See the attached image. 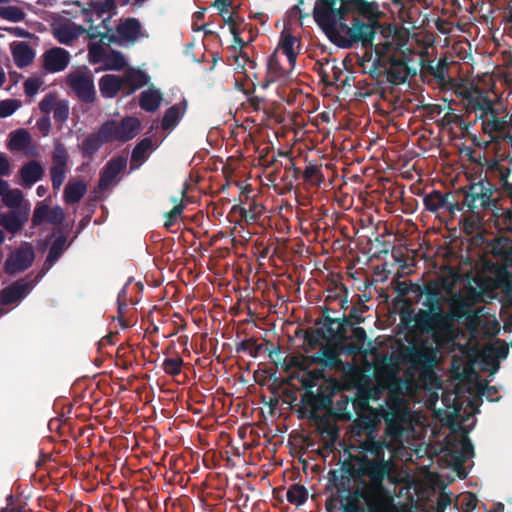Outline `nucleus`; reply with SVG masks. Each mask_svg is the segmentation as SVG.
Wrapping results in <instances>:
<instances>
[{
    "instance_id": "6",
    "label": "nucleus",
    "mask_w": 512,
    "mask_h": 512,
    "mask_svg": "<svg viewBox=\"0 0 512 512\" xmlns=\"http://www.w3.org/2000/svg\"><path fill=\"white\" fill-rule=\"evenodd\" d=\"M394 469V463L391 459L370 458L368 455H362L358 458V470L362 476L370 480L371 488H377L383 493H389L384 485V481L391 475Z\"/></svg>"
},
{
    "instance_id": "24",
    "label": "nucleus",
    "mask_w": 512,
    "mask_h": 512,
    "mask_svg": "<svg viewBox=\"0 0 512 512\" xmlns=\"http://www.w3.org/2000/svg\"><path fill=\"white\" fill-rule=\"evenodd\" d=\"M116 32L121 39L134 42L142 36V25L137 18H126L121 20L116 27Z\"/></svg>"
},
{
    "instance_id": "41",
    "label": "nucleus",
    "mask_w": 512,
    "mask_h": 512,
    "mask_svg": "<svg viewBox=\"0 0 512 512\" xmlns=\"http://www.w3.org/2000/svg\"><path fill=\"white\" fill-rule=\"evenodd\" d=\"M286 498L290 504L300 506L306 502L308 498V492L303 485L293 484L288 489Z\"/></svg>"
},
{
    "instance_id": "16",
    "label": "nucleus",
    "mask_w": 512,
    "mask_h": 512,
    "mask_svg": "<svg viewBox=\"0 0 512 512\" xmlns=\"http://www.w3.org/2000/svg\"><path fill=\"white\" fill-rule=\"evenodd\" d=\"M310 358L312 363L320 364L323 368L335 371L344 370V362L340 358V350L335 344L326 343L321 345L319 351Z\"/></svg>"
},
{
    "instance_id": "59",
    "label": "nucleus",
    "mask_w": 512,
    "mask_h": 512,
    "mask_svg": "<svg viewBox=\"0 0 512 512\" xmlns=\"http://www.w3.org/2000/svg\"><path fill=\"white\" fill-rule=\"evenodd\" d=\"M69 116V105L65 100L58 101L54 110L53 117L55 121L63 123L68 119Z\"/></svg>"
},
{
    "instance_id": "2",
    "label": "nucleus",
    "mask_w": 512,
    "mask_h": 512,
    "mask_svg": "<svg viewBox=\"0 0 512 512\" xmlns=\"http://www.w3.org/2000/svg\"><path fill=\"white\" fill-rule=\"evenodd\" d=\"M401 323L413 333L430 335L436 346H442L450 340L452 332V317L448 312L419 309L417 312L410 310L400 314Z\"/></svg>"
},
{
    "instance_id": "52",
    "label": "nucleus",
    "mask_w": 512,
    "mask_h": 512,
    "mask_svg": "<svg viewBox=\"0 0 512 512\" xmlns=\"http://www.w3.org/2000/svg\"><path fill=\"white\" fill-rule=\"evenodd\" d=\"M341 512H366L362 505V501L352 496L350 493L345 497L344 502L341 504Z\"/></svg>"
},
{
    "instance_id": "21",
    "label": "nucleus",
    "mask_w": 512,
    "mask_h": 512,
    "mask_svg": "<svg viewBox=\"0 0 512 512\" xmlns=\"http://www.w3.org/2000/svg\"><path fill=\"white\" fill-rule=\"evenodd\" d=\"M478 119L481 120L483 133L489 135L491 139H494L497 134L503 133L508 126L506 117H500L497 109Z\"/></svg>"
},
{
    "instance_id": "8",
    "label": "nucleus",
    "mask_w": 512,
    "mask_h": 512,
    "mask_svg": "<svg viewBox=\"0 0 512 512\" xmlns=\"http://www.w3.org/2000/svg\"><path fill=\"white\" fill-rule=\"evenodd\" d=\"M352 496L366 504L367 512H393L394 499L390 493H383L377 488L372 489L371 484L364 482L350 492Z\"/></svg>"
},
{
    "instance_id": "62",
    "label": "nucleus",
    "mask_w": 512,
    "mask_h": 512,
    "mask_svg": "<svg viewBox=\"0 0 512 512\" xmlns=\"http://www.w3.org/2000/svg\"><path fill=\"white\" fill-rule=\"evenodd\" d=\"M259 212V206L256 204H250L249 208H240V216L247 222L256 221Z\"/></svg>"
},
{
    "instance_id": "38",
    "label": "nucleus",
    "mask_w": 512,
    "mask_h": 512,
    "mask_svg": "<svg viewBox=\"0 0 512 512\" xmlns=\"http://www.w3.org/2000/svg\"><path fill=\"white\" fill-rule=\"evenodd\" d=\"M106 70L120 71L122 70L127 62L124 55L118 50H110L103 62Z\"/></svg>"
},
{
    "instance_id": "30",
    "label": "nucleus",
    "mask_w": 512,
    "mask_h": 512,
    "mask_svg": "<svg viewBox=\"0 0 512 512\" xmlns=\"http://www.w3.org/2000/svg\"><path fill=\"white\" fill-rule=\"evenodd\" d=\"M87 192V185L82 180H69L63 192V199L66 204H76L80 202Z\"/></svg>"
},
{
    "instance_id": "48",
    "label": "nucleus",
    "mask_w": 512,
    "mask_h": 512,
    "mask_svg": "<svg viewBox=\"0 0 512 512\" xmlns=\"http://www.w3.org/2000/svg\"><path fill=\"white\" fill-rule=\"evenodd\" d=\"M449 68V63L447 59L444 57L440 59L436 64L431 61L427 66V71L429 74L435 77L438 81H444L445 76L447 74Z\"/></svg>"
},
{
    "instance_id": "34",
    "label": "nucleus",
    "mask_w": 512,
    "mask_h": 512,
    "mask_svg": "<svg viewBox=\"0 0 512 512\" xmlns=\"http://www.w3.org/2000/svg\"><path fill=\"white\" fill-rule=\"evenodd\" d=\"M162 99L159 90L149 88L140 94L139 106L146 112H155L160 107Z\"/></svg>"
},
{
    "instance_id": "49",
    "label": "nucleus",
    "mask_w": 512,
    "mask_h": 512,
    "mask_svg": "<svg viewBox=\"0 0 512 512\" xmlns=\"http://www.w3.org/2000/svg\"><path fill=\"white\" fill-rule=\"evenodd\" d=\"M107 53L103 41L89 43L88 45V56L91 63H103Z\"/></svg>"
},
{
    "instance_id": "63",
    "label": "nucleus",
    "mask_w": 512,
    "mask_h": 512,
    "mask_svg": "<svg viewBox=\"0 0 512 512\" xmlns=\"http://www.w3.org/2000/svg\"><path fill=\"white\" fill-rule=\"evenodd\" d=\"M65 219L64 210L60 206L50 208V214L48 215L47 223L52 225H60Z\"/></svg>"
},
{
    "instance_id": "1",
    "label": "nucleus",
    "mask_w": 512,
    "mask_h": 512,
    "mask_svg": "<svg viewBox=\"0 0 512 512\" xmlns=\"http://www.w3.org/2000/svg\"><path fill=\"white\" fill-rule=\"evenodd\" d=\"M378 7L367 0H316L313 18L338 47L352 48L360 43L372 47L379 27Z\"/></svg>"
},
{
    "instance_id": "3",
    "label": "nucleus",
    "mask_w": 512,
    "mask_h": 512,
    "mask_svg": "<svg viewBox=\"0 0 512 512\" xmlns=\"http://www.w3.org/2000/svg\"><path fill=\"white\" fill-rule=\"evenodd\" d=\"M437 346L427 339L414 338L408 345L401 344L397 350V360L410 370L419 372L422 378L433 374L437 364Z\"/></svg>"
},
{
    "instance_id": "15",
    "label": "nucleus",
    "mask_w": 512,
    "mask_h": 512,
    "mask_svg": "<svg viewBox=\"0 0 512 512\" xmlns=\"http://www.w3.org/2000/svg\"><path fill=\"white\" fill-rule=\"evenodd\" d=\"M301 401L311 407L310 418L316 419L318 411L329 409L332 406V391L328 386H319L316 391L310 387L301 395Z\"/></svg>"
},
{
    "instance_id": "17",
    "label": "nucleus",
    "mask_w": 512,
    "mask_h": 512,
    "mask_svg": "<svg viewBox=\"0 0 512 512\" xmlns=\"http://www.w3.org/2000/svg\"><path fill=\"white\" fill-rule=\"evenodd\" d=\"M35 258L31 246L20 247L16 249L5 261L4 270L8 275L27 270Z\"/></svg>"
},
{
    "instance_id": "56",
    "label": "nucleus",
    "mask_w": 512,
    "mask_h": 512,
    "mask_svg": "<svg viewBox=\"0 0 512 512\" xmlns=\"http://www.w3.org/2000/svg\"><path fill=\"white\" fill-rule=\"evenodd\" d=\"M445 300V298L437 296H424L422 305L425 307V310L446 312L443 305Z\"/></svg>"
},
{
    "instance_id": "45",
    "label": "nucleus",
    "mask_w": 512,
    "mask_h": 512,
    "mask_svg": "<svg viewBox=\"0 0 512 512\" xmlns=\"http://www.w3.org/2000/svg\"><path fill=\"white\" fill-rule=\"evenodd\" d=\"M450 316L453 319L468 317L470 314V305L464 298H455L450 304Z\"/></svg>"
},
{
    "instance_id": "7",
    "label": "nucleus",
    "mask_w": 512,
    "mask_h": 512,
    "mask_svg": "<svg viewBox=\"0 0 512 512\" xmlns=\"http://www.w3.org/2000/svg\"><path fill=\"white\" fill-rule=\"evenodd\" d=\"M141 123L138 118L127 116L120 122L108 120L100 126V133L108 143H125L133 139L140 130Z\"/></svg>"
},
{
    "instance_id": "58",
    "label": "nucleus",
    "mask_w": 512,
    "mask_h": 512,
    "mask_svg": "<svg viewBox=\"0 0 512 512\" xmlns=\"http://www.w3.org/2000/svg\"><path fill=\"white\" fill-rule=\"evenodd\" d=\"M360 66H362L363 70L366 72V67L364 65V61L360 63ZM387 69L385 66L381 65L380 60L376 58L372 65L367 70V73L371 76V78L375 80H379L384 74L386 73Z\"/></svg>"
},
{
    "instance_id": "51",
    "label": "nucleus",
    "mask_w": 512,
    "mask_h": 512,
    "mask_svg": "<svg viewBox=\"0 0 512 512\" xmlns=\"http://www.w3.org/2000/svg\"><path fill=\"white\" fill-rule=\"evenodd\" d=\"M184 362L179 356L175 358H166L162 363L163 371L170 376H177L181 373Z\"/></svg>"
},
{
    "instance_id": "40",
    "label": "nucleus",
    "mask_w": 512,
    "mask_h": 512,
    "mask_svg": "<svg viewBox=\"0 0 512 512\" xmlns=\"http://www.w3.org/2000/svg\"><path fill=\"white\" fill-rule=\"evenodd\" d=\"M358 300V304L353 306L348 314V316H343L341 319H346L348 321V327H352L355 324H360L364 322L363 314L368 310V307L361 303V296L355 295Z\"/></svg>"
},
{
    "instance_id": "9",
    "label": "nucleus",
    "mask_w": 512,
    "mask_h": 512,
    "mask_svg": "<svg viewBox=\"0 0 512 512\" xmlns=\"http://www.w3.org/2000/svg\"><path fill=\"white\" fill-rule=\"evenodd\" d=\"M458 96L466 102L468 110L475 112L476 119L485 117L496 109L493 100L488 96L487 92L477 86L461 89L458 92Z\"/></svg>"
},
{
    "instance_id": "23",
    "label": "nucleus",
    "mask_w": 512,
    "mask_h": 512,
    "mask_svg": "<svg viewBox=\"0 0 512 512\" xmlns=\"http://www.w3.org/2000/svg\"><path fill=\"white\" fill-rule=\"evenodd\" d=\"M121 78L123 80V95L125 96L133 94L148 82L147 74L139 69L130 68Z\"/></svg>"
},
{
    "instance_id": "35",
    "label": "nucleus",
    "mask_w": 512,
    "mask_h": 512,
    "mask_svg": "<svg viewBox=\"0 0 512 512\" xmlns=\"http://www.w3.org/2000/svg\"><path fill=\"white\" fill-rule=\"evenodd\" d=\"M396 364L389 362L383 364L376 373V379L383 381L385 385L398 387L401 383L400 378L397 375Z\"/></svg>"
},
{
    "instance_id": "20",
    "label": "nucleus",
    "mask_w": 512,
    "mask_h": 512,
    "mask_svg": "<svg viewBox=\"0 0 512 512\" xmlns=\"http://www.w3.org/2000/svg\"><path fill=\"white\" fill-rule=\"evenodd\" d=\"M70 53L64 48L54 47L44 54V67L49 72L63 71L69 64Z\"/></svg>"
},
{
    "instance_id": "22",
    "label": "nucleus",
    "mask_w": 512,
    "mask_h": 512,
    "mask_svg": "<svg viewBox=\"0 0 512 512\" xmlns=\"http://www.w3.org/2000/svg\"><path fill=\"white\" fill-rule=\"evenodd\" d=\"M19 175L21 178V186L30 188L43 178L44 168L40 162L30 160L20 168Z\"/></svg>"
},
{
    "instance_id": "43",
    "label": "nucleus",
    "mask_w": 512,
    "mask_h": 512,
    "mask_svg": "<svg viewBox=\"0 0 512 512\" xmlns=\"http://www.w3.org/2000/svg\"><path fill=\"white\" fill-rule=\"evenodd\" d=\"M50 197L45 199L44 201L38 202L36 204V207L34 209L33 215H32V225L34 227L42 225L44 222H47L48 215L50 214V207L47 203L50 201Z\"/></svg>"
},
{
    "instance_id": "50",
    "label": "nucleus",
    "mask_w": 512,
    "mask_h": 512,
    "mask_svg": "<svg viewBox=\"0 0 512 512\" xmlns=\"http://www.w3.org/2000/svg\"><path fill=\"white\" fill-rule=\"evenodd\" d=\"M25 13L16 6H2L0 7V17L11 21L20 22L25 19Z\"/></svg>"
},
{
    "instance_id": "31",
    "label": "nucleus",
    "mask_w": 512,
    "mask_h": 512,
    "mask_svg": "<svg viewBox=\"0 0 512 512\" xmlns=\"http://www.w3.org/2000/svg\"><path fill=\"white\" fill-rule=\"evenodd\" d=\"M85 32L82 26L75 23L61 25L53 30V35L57 41L64 45H71L72 42L78 38L79 34Z\"/></svg>"
},
{
    "instance_id": "18",
    "label": "nucleus",
    "mask_w": 512,
    "mask_h": 512,
    "mask_svg": "<svg viewBox=\"0 0 512 512\" xmlns=\"http://www.w3.org/2000/svg\"><path fill=\"white\" fill-rule=\"evenodd\" d=\"M127 160L123 156L111 158L100 172L98 189L103 191L108 189L115 181L116 177L126 168Z\"/></svg>"
},
{
    "instance_id": "37",
    "label": "nucleus",
    "mask_w": 512,
    "mask_h": 512,
    "mask_svg": "<svg viewBox=\"0 0 512 512\" xmlns=\"http://www.w3.org/2000/svg\"><path fill=\"white\" fill-rule=\"evenodd\" d=\"M66 243L67 237L65 235H59L53 241L44 263L45 266H48V268H50L59 260V258L62 256L63 252L67 248Z\"/></svg>"
},
{
    "instance_id": "11",
    "label": "nucleus",
    "mask_w": 512,
    "mask_h": 512,
    "mask_svg": "<svg viewBox=\"0 0 512 512\" xmlns=\"http://www.w3.org/2000/svg\"><path fill=\"white\" fill-rule=\"evenodd\" d=\"M31 275L26 278L16 280L9 286L0 291V304L3 306L16 304L26 298L32 291L34 285L38 282L41 275H37L32 280H27Z\"/></svg>"
},
{
    "instance_id": "13",
    "label": "nucleus",
    "mask_w": 512,
    "mask_h": 512,
    "mask_svg": "<svg viewBox=\"0 0 512 512\" xmlns=\"http://www.w3.org/2000/svg\"><path fill=\"white\" fill-rule=\"evenodd\" d=\"M425 209L429 212L436 213L440 210H446L451 215L456 211H462L463 206H460L459 200L453 193H442L438 190H433L431 193L426 194L423 199Z\"/></svg>"
},
{
    "instance_id": "28",
    "label": "nucleus",
    "mask_w": 512,
    "mask_h": 512,
    "mask_svg": "<svg viewBox=\"0 0 512 512\" xmlns=\"http://www.w3.org/2000/svg\"><path fill=\"white\" fill-rule=\"evenodd\" d=\"M101 95L105 98H113L118 92L123 93V80L120 76L106 74L99 80Z\"/></svg>"
},
{
    "instance_id": "42",
    "label": "nucleus",
    "mask_w": 512,
    "mask_h": 512,
    "mask_svg": "<svg viewBox=\"0 0 512 512\" xmlns=\"http://www.w3.org/2000/svg\"><path fill=\"white\" fill-rule=\"evenodd\" d=\"M302 177L305 182L311 185H320L324 179L320 166L315 162H309L303 171Z\"/></svg>"
},
{
    "instance_id": "47",
    "label": "nucleus",
    "mask_w": 512,
    "mask_h": 512,
    "mask_svg": "<svg viewBox=\"0 0 512 512\" xmlns=\"http://www.w3.org/2000/svg\"><path fill=\"white\" fill-rule=\"evenodd\" d=\"M262 344H258L255 338H249L241 341L236 345V351L248 353L251 357L256 358L262 350Z\"/></svg>"
},
{
    "instance_id": "61",
    "label": "nucleus",
    "mask_w": 512,
    "mask_h": 512,
    "mask_svg": "<svg viewBox=\"0 0 512 512\" xmlns=\"http://www.w3.org/2000/svg\"><path fill=\"white\" fill-rule=\"evenodd\" d=\"M420 289L421 295L445 298L444 294L442 293L441 286L437 281H429Z\"/></svg>"
},
{
    "instance_id": "39",
    "label": "nucleus",
    "mask_w": 512,
    "mask_h": 512,
    "mask_svg": "<svg viewBox=\"0 0 512 512\" xmlns=\"http://www.w3.org/2000/svg\"><path fill=\"white\" fill-rule=\"evenodd\" d=\"M30 141L29 132L25 129H18L12 133L8 147L10 150L21 151L29 145Z\"/></svg>"
},
{
    "instance_id": "29",
    "label": "nucleus",
    "mask_w": 512,
    "mask_h": 512,
    "mask_svg": "<svg viewBox=\"0 0 512 512\" xmlns=\"http://www.w3.org/2000/svg\"><path fill=\"white\" fill-rule=\"evenodd\" d=\"M104 143V137L100 133V129L97 133L88 134L82 143L79 145V150L83 158L92 159L93 156L99 151Z\"/></svg>"
},
{
    "instance_id": "54",
    "label": "nucleus",
    "mask_w": 512,
    "mask_h": 512,
    "mask_svg": "<svg viewBox=\"0 0 512 512\" xmlns=\"http://www.w3.org/2000/svg\"><path fill=\"white\" fill-rule=\"evenodd\" d=\"M477 498L472 493H467L458 498L456 505L461 512H472L477 506Z\"/></svg>"
},
{
    "instance_id": "33",
    "label": "nucleus",
    "mask_w": 512,
    "mask_h": 512,
    "mask_svg": "<svg viewBox=\"0 0 512 512\" xmlns=\"http://www.w3.org/2000/svg\"><path fill=\"white\" fill-rule=\"evenodd\" d=\"M153 149V141L151 138H143L134 147L131 154V169L138 168L144 163L149 152Z\"/></svg>"
},
{
    "instance_id": "64",
    "label": "nucleus",
    "mask_w": 512,
    "mask_h": 512,
    "mask_svg": "<svg viewBox=\"0 0 512 512\" xmlns=\"http://www.w3.org/2000/svg\"><path fill=\"white\" fill-rule=\"evenodd\" d=\"M457 456L455 457L459 462H464L466 460V457L469 455H473L474 453V446L470 442L468 438L464 439L461 444L460 451L456 452Z\"/></svg>"
},
{
    "instance_id": "19",
    "label": "nucleus",
    "mask_w": 512,
    "mask_h": 512,
    "mask_svg": "<svg viewBox=\"0 0 512 512\" xmlns=\"http://www.w3.org/2000/svg\"><path fill=\"white\" fill-rule=\"evenodd\" d=\"M29 211L27 208L10 210L0 215V226L8 233L15 235L19 233L28 221Z\"/></svg>"
},
{
    "instance_id": "60",
    "label": "nucleus",
    "mask_w": 512,
    "mask_h": 512,
    "mask_svg": "<svg viewBox=\"0 0 512 512\" xmlns=\"http://www.w3.org/2000/svg\"><path fill=\"white\" fill-rule=\"evenodd\" d=\"M57 96L53 93H48L39 103V109L45 115H48L54 110L57 104Z\"/></svg>"
},
{
    "instance_id": "26",
    "label": "nucleus",
    "mask_w": 512,
    "mask_h": 512,
    "mask_svg": "<svg viewBox=\"0 0 512 512\" xmlns=\"http://www.w3.org/2000/svg\"><path fill=\"white\" fill-rule=\"evenodd\" d=\"M186 109L187 102L185 99L168 108L162 118L161 128L163 130L174 129L184 116Z\"/></svg>"
},
{
    "instance_id": "32",
    "label": "nucleus",
    "mask_w": 512,
    "mask_h": 512,
    "mask_svg": "<svg viewBox=\"0 0 512 512\" xmlns=\"http://www.w3.org/2000/svg\"><path fill=\"white\" fill-rule=\"evenodd\" d=\"M286 76L287 71L282 67L278 58L277 51H275L268 58L267 73L263 86L266 87L270 83H274L280 79L285 78Z\"/></svg>"
},
{
    "instance_id": "53",
    "label": "nucleus",
    "mask_w": 512,
    "mask_h": 512,
    "mask_svg": "<svg viewBox=\"0 0 512 512\" xmlns=\"http://www.w3.org/2000/svg\"><path fill=\"white\" fill-rule=\"evenodd\" d=\"M0 512H27L26 504L13 494L6 497V505L0 508Z\"/></svg>"
},
{
    "instance_id": "25",
    "label": "nucleus",
    "mask_w": 512,
    "mask_h": 512,
    "mask_svg": "<svg viewBox=\"0 0 512 512\" xmlns=\"http://www.w3.org/2000/svg\"><path fill=\"white\" fill-rule=\"evenodd\" d=\"M11 51L14 63L18 68L29 66L35 58V51L27 42H14L11 45Z\"/></svg>"
},
{
    "instance_id": "10",
    "label": "nucleus",
    "mask_w": 512,
    "mask_h": 512,
    "mask_svg": "<svg viewBox=\"0 0 512 512\" xmlns=\"http://www.w3.org/2000/svg\"><path fill=\"white\" fill-rule=\"evenodd\" d=\"M69 158L68 151L64 144L57 142L51 155L52 165L49 170L54 191L59 190L66 179Z\"/></svg>"
},
{
    "instance_id": "57",
    "label": "nucleus",
    "mask_w": 512,
    "mask_h": 512,
    "mask_svg": "<svg viewBox=\"0 0 512 512\" xmlns=\"http://www.w3.org/2000/svg\"><path fill=\"white\" fill-rule=\"evenodd\" d=\"M21 105L16 99H6L0 101V118L11 116Z\"/></svg>"
},
{
    "instance_id": "55",
    "label": "nucleus",
    "mask_w": 512,
    "mask_h": 512,
    "mask_svg": "<svg viewBox=\"0 0 512 512\" xmlns=\"http://www.w3.org/2000/svg\"><path fill=\"white\" fill-rule=\"evenodd\" d=\"M331 327H332L331 333L326 332V330L323 329L326 334L327 341L334 340V341L343 342L348 338V336H347L348 323H344V325L342 327H339V325H331Z\"/></svg>"
},
{
    "instance_id": "4",
    "label": "nucleus",
    "mask_w": 512,
    "mask_h": 512,
    "mask_svg": "<svg viewBox=\"0 0 512 512\" xmlns=\"http://www.w3.org/2000/svg\"><path fill=\"white\" fill-rule=\"evenodd\" d=\"M379 392L380 390L377 388L364 386L357 389L355 397L351 399L352 408L357 416L353 423V429L378 428L386 412L382 407L372 408L369 405V400L376 399Z\"/></svg>"
},
{
    "instance_id": "5",
    "label": "nucleus",
    "mask_w": 512,
    "mask_h": 512,
    "mask_svg": "<svg viewBox=\"0 0 512 512\" xmlns=\"http://www.w3.org/2000/svg\"><path fill=\"white\" fill-rule=\"evenodd\" d=\"M463 195V201L460 206L466 207L468 211L480 215L487 209L496 206V201L492 198L493 188L489 181H479L463 186L458 190Z\"/></svg>"
},
{
    "instance_id": "46",
    "label": "nucleus",
    "mask_w": 512,
    "mask_h": 512,
    "mask_svg": "<svg viewBox=\"0 0 512 512\" xmlns=\"http://www.w3.org/2000/svg\"><path fill=\"white\" fill-rule=\"evenodd\" d=\"M2 201L8 208L18 210L23 201V193L19 189L8 188L2 195Z\"/></svg>"
},
{
    "instance_id": "14",
    "label": "nucleus",
    "mask_w": 512,
    "mask_h": 512,
    "mask_svg": "<svg viewBox=\"0 0 512 512\" xmlns=\"http://www.w3.org/2000/svg\"><path fill=\"white\" fill-rule=\"evenodd\" d=\"M378 428L371 429H353L355 435L362 437L359 440V448L362 452L370 454L371 458H385V450L389 448V444L385 439L378 440L377 436Z\"/></svg>"
},
{
    "instance_id": "36",
    "label": "nucleus",
    "mask_w": 512,
    "mask_h": 512,
    "mask_svg": "<svg viewBox=\"0 0 512 512\" xmlns=\"http://www.w3.org/2000/svg\"><path fill=\"white\" fill-rule=\"evenodd\" d=\"M297 42V38L290 33H282L279 45L276 51H281L286 57L291 66L294 68L297 58V52L294 51V45Z\"/></svg>"
},
{
    "instance_id": "44",
    "label": "nucleus",
    "mask_w": 512,
    "mask_h": 512,
    "mask_svg": "<svg viewBox=\"0 0 512 512\" xmlns=\"http://www.w3.org/2000/svg\"><path fill=\"white\" fill-rule=\"evenodd\" d=\"M322 312H323V316L321 318H317L315 320V325L322 326L321 329H325L326 332H330V333L332 332L331 325H339V327H342L344 325V323H348V321L346 319L332 318L329 315L330 308H328L326 306L323 307Z\"/></svg>"
},
{
    "instance_id": "27",
    "label": "nucleus",
    "mask_w": 512,
    "mask_h": 512,
    "mask_svg": "<svg viewBox=\"0 0 512 512\" xmlns=\"http://www.w3.org/2000/svg\"><path fill=\"white\" fill-rule=\"evenodd\" d=\"M295 335L296 337H303L306 352L321 347L323 340L327 341L326 334L321 328L298 329Z\"/></svg>"
},
{
    "instance_id": "12",
    "label": "nucleus",
    "mask_w": 512,
    "mask_h": 512,
    "mask_svg": "<svg viewBox=\"0 0 512 512\" xmlns=\"http://www.w3.org/2000/svg\"><path fill=\"white\" fill-rule=\"evenodd\" d=\"M67 85L80 101L93 103L96 100V91L91 74L83 72L71 73L67 77Z\"/></svg>"
}]
</instances>
